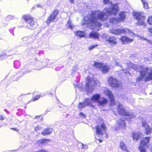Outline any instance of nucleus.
Segmentation results:
<instances>
[{
	"instance_id": "f257e3e1",
	"label": "nucleus",
	"mask_w": 152,
	"mask_h": 152,
	"mask_svg": "<svg viewBox=\"0 0 152 152\" xmlns=\"http://www.w3.org/2000/svg\"><path fill=\"white\" fill-rule=\"evenodd\" d=\"M118 7L116 4H114L112 8H105L103 12L100 11H95L92 12L91 14L85 17L84 22L82 24L86 25L91 29H93L94 26H96L99 27L101 26V23L98 21L104 20L107 19L108 16L113 14L116 15L118 10Z\"/></svg>"
},
{
	"instance_id": "f03ea898",
	"label": "nucleus",
	"mask_w": 152,
	"mask_h": 152,
	"mask_svg": "<svg viewBox=\"0 0 152 152\" xmlns=\"http://www.w3.org/2000/svg\"><path fill=\"white\" fill-rule=\"evenodd\" d=\"M129 66L131 67L136 71L140 72V76H139L136 79L137 82L140 81L144 78L145 81V82L152 80V70L151 68L148 67L144 68L141 66L136 65L131 63L130 64Z\"/></svg>"
},
{
	"instance_id": "7ed1b4c3",
	"label": "nucleus",
	"mask_w": 152,
	"mask_h": 152,
	"mask_svg": "<svg viewBox=\"0 0 152 152\" xmlns=\"http://www.w3.org/2000/svg\"><path fill=\"white\" fill-rule=\"evenodd\" d=\"M101 96L99 94H95L90 98H86V101H88L90 103L91 105L93 107L94 106L91 105L92 102H96L98 106H104L107 102V100L104 98H102V100H99Z\"/></svg>"
},
{
	"instance_id": "20e7f679",
	"label": "nucleus",
	"mask_w": 152,
	"mask_h": 152,
	"mask_svg": "<svg viewBox=\"0 0 152 152\" xmlns=\"http://www.w3.org/2000/svg\"><path fill=\"white\" fill-rule=\"evenodd\" d=\"M96 131L95 132L96 134L95 137L97 140L99 141L100 142H102V140L100 139H98L97 137H102L104 133L106 132V127L104 124H102L100 125L96 126L95 127Z\"/></svg>"
},
{
	"instance_id": "39448f33",
	"label": "nucleus",
	"mask_w": 152,
	"mask_h": 152,
	"mask_svg": "<svg viewBox=\"0 0 152 152\" xmlns=\"http://www.w3.org/2000/svg\"><path fill=\"white\" fill-rule=\"evenodd\" d=\"M117 107V110L120 114L123 116L124 118L127 121L129 120L131 118L135 117V115L133 114H131L129 113L126 111L121 104L119 103Z\"/></svg>"
},
{
	"instance_id": "423d86ee",
	"label": "nucleus",
	"mask_w": 152,
	"mask_h": 152,
	"mask_svg": "<svg viewBox=\"0 0 152 152\" xmlns=\"http://www.w3.org/2000/svg\"><path fill=\"white\" fill-rule=\"evenodd\" d=\"M86 82L85 90L87 92L91 93L94 88L96 82L93 79L88 77Z\"/></svg>"
},
{
	"instance_id": "0eeeda50",
	"label": "nucleus",
	"mask_w": 152,
	"mask_h": 152,
	"mask_svg": "<svg viewBox=\"0 0 152 152\" xmlns=\"http://www.w3.org/2000/svg\"><path fill=\"white\" fill-rule=\"evenodd\" d=\"M23 17L27 23L26 27L30 29H32L35 28L36 22L33 18L29 15H25Z\"/></svg>"
},
{
	"instance_id": "6e6552de",
	"label": "nucleus",
	"mask_w": 152,
	"mask_h": 152,
	"mask_svg": "<svg viewBox=\"0 0 152 152\" xmlns=\"http://www.w3.org/2000/svg\"><path fill=\"white\" fill-rule=\"evenodd\" d=\"M120 18H111L110 20V23L115 24L117 23L120 22L124 20L125 18V13L124 12H122L119 14Z\"/></svg>"
},
{
	"instance_id": "1a4fd4ad",
	"label": "nucleus",
	"mask_w": 152,
	"mask_h": 152,
	"mask_svg": "<svg viewBox=\"0 0 152 152\" xmlns=\"http://www.w3.org/2000/svg\"><path fill=\"white\" fill-rule=\"evenodd\" d=\"M149 138L145 137L140 142L139 150L140 152H146L145 147L147 144L149 142Z\"/></svg>"
},
{
	"instance_id": "9d476101",
	"label": "nucleus",
	"mask_w": 152,
	"mask_h": 152,
	"mask_svg": "<svg viewBox=\"0 0 152 152\" xmlns=\"http://www.w3.org/2000/svg\"><path fill=\"white\" fill-rule=\"evenodd\" d=\"M134 17L138 21V25L139 26L143 25L146 26L145 23L144 21L145 17L142 16L141 14L136 12L134 14Z\"/></svg>"
},
{
	"instance_id": "9b49d317",
	"label": "nucleus",
	"mask_w": 152,
	"mask_h": 152,
	"mask_svg": "<svg viewBox=\"0 0 152 152\" xmlns=\"http://www.w3.org/2000/svg\"><path fill=\"white\" fill-rule=\"evenodd\" d=\"M59 11L57 10H54L48 17L46 21L47 24H49L50 22L54 21L58 14Z\"/></svg>"
},
{
	"instance_id": "f8f14e48",
	"label": "nucleus",
	"mask_w": 152,
	"mask_h": 152,
	"mask_svg": "<svg viewBox=\"0 0 152 152\" xmlns=\"http://www.w3.org/2000/svg\"><path fill=\"white\" fill-rule=\"evenodd\" d=\"M110 33L115 34H124L127 33H130L131 31L128 29L126 28L125 29H113L110 30Z\"/></svg>"
},
{
	"instance_id": "ddd939ff",
	"label": "nucleus",
	"mask_w": 152,
	"mask_h": 152,
	"mask_svg": "<svg viewBox=\"0 0 152 152\" xmlns=\"http://www.w3.org/2000/svg\"><path fill=\"white\" fill-rule=\"evenodd\" d=\"M104 93L105 95L108 96L110 100L111 106L115 104V98L111 91L109 89H107L105 90Z\"/></svg>"
},
{
	"instance_id": "4468645a",
	"label": "nucleus",
	"mask_w": 152,
	"mask_h": 152,
	"mask_svg": "<svg viewBox=\"0 0 152 152\" xmlns=\"http://www.w3.org/2000/svg\"><path fill=\"white\" fill-rule=\"evenodd\" d=\"M108 82L109 83L112 87H117L119 86L117 80L112 77H109Z\"/></svg>"
},
{
	"instance_id": "2eb2a0df",
	"label": "nucleus",
	"mask_w": 152,
	"mask_h": 152,
	"mask_svg": "<svg viewBox=\"0 0 152 152\" xmlns=\"http://www.w3.org/2000/svg\"><path fill=\"white\" fill-rule=\"evenodd\" d=\"M142 126L145 129L146 133L148 134L152 131V129L146 123L145 121L143 120L142 122Z\"/></svg>"
},
{
	"instance_id": "dca6fc26",
	"label": "nucleus",
	"mask_w": 152,
	"mask_h": 152,
	"mask_svg": "<svg viewBox=\"0 0 152 152\" xmlns=\"http://www.w3.org/2000/svg\"><path fill=\"white\" fill-rule=\"evenodd\" d=\"M106 41L108 42L111 45L116 44H117V39L115 37H106L105 39Z\"/></svg>"
},
{
	"instance_id": "f3484780",
	"label": "nucleus",
	"mask_w": 152,
	"mask_h": 152,
	"mask_svg": "<svg viewBox=\"0 0 152 152\" xmlns=\"http://www.w3.org/2000/svg\"><path fill=\"white\" fill-rule=\"evenodd\" d=\"M91 105L90 103L88 101H86V98L83 102H80L79 104L78 108L79 109H81L85 107L86 106Z\"/></svg>"
},
{
	"instance_id": "a211bd4d",
	"label": "nucleus",
	"mask_w": 152,
	"mask_h": 152,
	"mask_svg": "<svg viewBox=\"0 0 152 152\" xmlns=\"http://www.w3.org/2000/svg\"><path fill=\"white\" fill-rule=\"evenodd\" d=\"M53 131L52 129L49 128L44 130L42 133V134L44 136L48 135L51 134Z\"/></svg>"
},
{
	"instance_id": "6ab92c4d",
	"label": "nucleus",
	"mask_w": 152,
	"mask_h": 152,
	"mask_svg": "<svg viewBox=\"0 0 152 152\" xmlns=\"http://www.w3.org/2000/svg\"><path fill=\"white\" fill-rule=\"evenodd\" d=\"M86 33L84 31H77L75 33L76 36L80 37V38L85 37L86 36Z\"/></svg>"
},
{
	"instance_id": "aec40b11",
	"label": "nucleus",
	"mask_w": 152,
	"mask_h": 152,
	"mask_svg": "<svg viewBox=\"0 0 152 152\" xmlns=\"http://www.w3.org/2000/svg\"><path fill=\"white\" fill-rule=\"evenodd\" d=\"M99 35L98 33L96 32H91L89 34V37L90 38L94 39L99 38Z\"/></svg>"
},
{
	"instance_id": "412c9836",
	"label": "nucleus",
	"mask_w": 152,
	"mask_h": 152,
	"mask_svg": "<svg viewBox=\"0 0 152 152\" xmlns=\"http://www.w3.org/2000/svg\"><path fill=\"white\" fill-rule=\"evenodd\" d=\"M110 69L109 66L103 64L100 70L103 73H106Z\"/></svg>"
},
{
	"instance_id": "4be33fe9",
	"label": "nucleus",
	"mask_w": 152,
	"mask_h": 152,
	"mask_svg": "<svg viewBox=\"0 0 152 152\" xmlns=\"http://www.w3.org/2000/svg\"><path fill=\"white\" fill-rule=\"evenodd\" d=\"M121 40L122 42H132L133 41L132 39H129L128 37L125 36H122Z\"/></svg>"
},
{
	"instance_id": "5701e85b",
	"label": "nucleus",
	"mask_w": 152,
	"mask_h": 152,
	"mask_svg": "<svg viewBox=\"0 0 152 152\" xmlns=\"http://www.w3.org/2000/svg\"><path fill=\"white\" fill-rule=\"evenodd\" d=\"M120 146L122 150L126 151L127 152H129L127 149V147L126 145L123 142L121 141L120 142Z\"/></svg>"
},
{
	"instance_id": "b1692460",
	"label": "nucleus",
	"mask_w": 152,
	"mask_h": 152,
	"mask_svg": "<svg viewBox=\"0 0 152 152\" xmlns=\"http://www.w3.org/2000/svg\"><path fill=\"white\" fill-rule=\"evenodd\" d=\"M119 127L124 128L125 127V123L124 121L122 119L118 121Z\"/></svg>"
},
{
	"instance_id": "393cba45",
	"label": "nucleus",
	"mask_w": 152,
	"mask_h": 152,
	"mask_svg": "<svg viewBox=\"0 0 152 152\" xmlns=\"http://www.w3.org/2000/svg\"><path fill=\"white\" fill-rule=\"evenodd\" d=\"M140 134L138 133H134L133 134V137L134 141H136L139 139Z\"/></svg>"
},
{
	"instance_id": "a878e982",
	"label": "nucleus",
	"mask_w": 152,
	"mask_h": 152,
	"mask_svg": "<svg viewBox=\"0 0 152 152\" xmlns=\"http://www.w3.org/2000/svg\"><path fill=\"white\" fill-rule=\"evenodd\" d=\"M50 140L48 139H41L39 140V143L42 144H45L47 143L48 142L50 141Z\"/></svg>"
},
{
	"instance_id": "bb28decb",
	"label": "nucleus",
	"mask_w": 152,
	"mask_h": 152,
	"mask_svg": "<svg viewBox=\"0 0 152 152\" xmlns=\"http://www.w3.org/2000/svg\"><path fill=\"white\" fill-rule=\"evenodd\" d=\"M103 64L102 63H100L99 62H95L94 63V65L95 67L99 68L101 70V68Z\"/></svg>"
},
{
	"instance_id": "cd10ccee",
	"label": "nucleus",
	"mask_w": 152,
	"mask_h": 152,
	"mask_svg": "<svg viewBox=\"0 0 152 152\" xmlns=\"http://www.w3.org/2000/svg\"><path fill=\"white\" fill-rule=\"evenodd\" d=\"M67 26L71 29L72 28L74 27V25L70 20H68L67 24Z\"/></svg>"
},
{
	"instance_id": "c85d7f7f",
	"label": "nucleus",
	"mask_w": 152,
	"mask_h": 152,
	"mask_svg": "<svg viewBox=\"0 0 152 152\" xmlns=\"http://www.w3.org/2000/svg\"><path fill=\"white\" fill-rule=\"evenodd\" d=\"M143 5L145 9L148 8V3L146 0H141Z\"/></svg>"
},
{
	"instance_id": "c756f323",
	"label": "nucleus",
	"mask_w": 152,
	"mask_h": 152,
	"mask_svg": "<svg viewBox=\"0 0 152 152\" xmlns=\"http://www.w3.org/2000/svg\"><path fill=\"white\" fill-rule=\"evenodd\" d=\"M98 46L97 44H95L92 45H90L88 47V49L89 50H91L94 49L95 48Z\"/></svg>"
},
{
	"instance_id": "7c9ffc66",
	"label": "nucleus",
	"mask_w": 152,
	"mask_h": 152,
	"mask_svg": "<svg viewBox=\"0 0 152 152\" xmlns=\"http://www.w3.org/2000/svg\"><path fill=\"white\" fill-rule=\"evenodd\" d=\"M30 38V37H25L22 38V40L23 42L28 41Z\"/></svg>"
},
{
	"instance_id": "2f4dec72",
	"label": "nucleus",
	"mask_w": 152,
	"mask_h": 152,
	"mask_svg": "<svg viewBox=\"0 0 152 152\" xmlns=\"http://www.w3.org/2000/svg\"><path fill=\"white\" fill-rule=\"evenodd\" d=\"M148 23L150 25H152V16H150L148 20Z\"/></svg>"
},
{
	"instance_id": "473e14b6",
	"label": "nucleus",
	"mask_w": 152,
	"mask_h": 152,
	"mask_svg": "<svg viewBox=\"0 0 152 152\" xmlns=\"http://www.w3.org/2000/svg\"><path fill=\"white\" fill-rule=\"evenodd\" d=\"M13 18V17L11 15H8L6 18V19L7 20H9Z\"/></svg>"
},
{
	"instance_id": "72a5a7b5",
	"label": "nucleus",
	"mask_w": 152,
	"mask_h": 152,
	"mask_svg": "<svg viewBox=\"0 0 152 152\" xmlns=\"http://www.w3.org/2000/svg\"><path fill=\"white\" fill-rule=\"evenodd\" d=\"M83 144L81 142H79L78 144V148H80L83 149Z\"/></svg>"
},
{
	"instance_id": "f704fd0d",
	"label": "nucleus",
	"mask_w": 152,
	"mask_h": 152,
	"mask_svg": "<svg viewBox=\"0 0 152 152\" xmlns=\"http://www.w3.org/2000/svg\"><path fill=\"white\" fill-rule=\"evenodd\" d=\"M40 97V96L37 95L33 98V101H36L37 99H38Z\"/></svg>"
},
{
	"instance_id": "c9c22d12",
	"label": "nucleus",
	"mask_w": 152,
	"mask_h": 152,
	"mask_svg": "<svg viewBox=\"0 0 152 152\" xmlns=\"http://www.w3.org/2000/svg\"><path fill=\"white\" fill-rule=\"evenodd\" d=\"M6 55V53L5 52L3 53L2 54H0V59H2L3 58V57L5 56Z\"/></svg>"
},
{
	"instance_id": "e433bc0d",
	"label": "nucleus",
	"mask_w": 152,
	"mask_h": 152,
	"mask_svg": "<svg viewBox=\"0 0 152 152\" xmlns=\"http://www.w3.org/2000/svg\"><path fill=\"white\" fill-rule=\"evenodd\" d=\"M88 148V147L87 145L85 144L83 145V149L84 150H86Z\"/></svg>"
},
{
	"instance_id": "4c0bfd02",
	"label": "nucleus",
	"mask_w": 152,
	"mask_h": 152,
	"mask_svg": "<svg viewBox=\"0 0 152 152\" xmlns=\"http://www.w3.org/2000/svg\"><path fill=\"white\" fill-rule=\"evenodd\" d=\"M103 3L104 4H107L110 2V0H103Z\"/></svg>"
},
{
	"instance_id": "58836bf2",
	"label": "nucleus",
	"mask_w": 152,
	"mask_h": 152,
	"mask_svg": "<svg viewBox=\"0 0 152 152\" xmlns=\"http://www.w3.org/2000/svg\"><path fill=\"white\" fill-rule=\"evenodd\" d=\"M41 129V127H40V126H38L37 127H36L35 128V129L36 131H37L38 129Z\"/></svg>"
},
{
	"instance_id": "ea45409f",
	"label": "nucleus",
	"mask_w": 152,
	"mask_h": 152,
	"mask_svg": "<svg viewBox=\"0 0 152 152\" xmlns=\"http://www.w3.org/2000/svg\"><path fill=\"white\" fill-rule=\"evenodd\" d=\"M80 115L83 118H85L86 117L85 115L82 113H80Z\"/></svg>"
},
{
	"instance_id": "a19ab883",
	"label": "nucleus",
	"mask_w": 152,
	"mask_h": 152,
	"mask_svg": "<svg viewBox=\"0 0 152 152\" xmlns=\"http://www.w3.org/2000/svg\"><path fill=\"white\" fill-rule=\"evenodd\" d=\"M148 31L152 34V28H148Z\"/></svg>"
},
{
	"instance_id": "79ce46f5",
	"label": "nucleus",
	"mask_w": 152,
	"mask_h": 152,
	"mask_svg": "<svg viewBox=\"0 0 152 152\" xmlns=\"http://www.w3.org/2000/svg\"><path fill=\"white\" fill-rule=\"evenodd\" d=\"M77 70V68L75 67H73L72 69V70L74 72L75 71Z\"/></svg>"
},
{
	"instance_id": "37998d69",
	"label": "nucleus",
	"mask_w": 152,
	"mask_h": 152,
	"mask_svg": "<svg viewBox=\"0 0 152 152\" xmlns=\"http://www.w3.org/2000/svg\"><path fill=\"white\" fill-rule=\"evenodd\" d=\"M143 39L145 40H146L147 42H151V41L150 40L146 39V38H143Z\"/></svg>"
},
{
	"instance_id": "c03bdc74",
	"label": "nucleus",
	"mask_w": 152,
	"mask_h": 152,
	"mask_svg": "<svg viewBox=\"0 0 152 152\" xmlns=\"http://www.w3.org/2000/svg\"><path fill=\"white\" fill-rule=\"evenodd\" d=\"M4 119V118L3 116L1 115H0V120H3Z\"/></svg>"
},
{
	"instance_id": "a18cd8bd",
	"label": "nucleus",
	"mask_w": 152,
	"mask_h": 152,
	"mask_svg": "<svg viewBox=\"0 0 152 152\" xmlns=\"http://www.w3.org/2000/svg\"><path fill=\"white\" fill-rule=\"evenodd\" d=\"M115 65L117 66H121V65H120L119 64V63L117 62H116V63H115Z\"/></svg>"
},
{
	"instance_id": "49530a36",
	"label": "nucleus",
	"mask_w": 152,
	"mask_h": 152,
	"mask_svg": "<svg viewBox=\"0 0 152 152\" xmlns=\"http://www.w3.org/2000/svg\"><path fill=\"white\" fill-rule=\"evenodd\" d=\"M50 109L47 110L45 112V113H47L48 112H50Z\"/></svg>"
},
{
	"instance_id": "de8ad7c7",
	"label": "nucleus",
	"mask_w": 152,
	"mask_h": 152,
	"mask_svg": "<svg viewBox=\"0 0 152 152\" xmlns=\"http://www.w3.org/2000/svg\"><path fill=\"white\" fill-rule=\"evenodd\" d=\"M69 1L71 3L73 4L74 3V1L73 0H69Z\"/></svg>"
},
{
	"instance_id": "09e8293b",
	"label": "nucleus",
	"mask_w": 152,
	"mask_h": 152,
	"mask_svg": "<svg viewBox=\"0 0 152 152\" xmlns=\"http://www.w3.org/2000/svg\"><path fill=\"white\" fill-rule=\"evenodd\" d=\"M40 116H35V118L37 119L38 118H39V117H40Z\"/></svg>"
},
{
	"instance_id": "8fccbe9b",
	"label": "nucleus",
	"mask_w": 152,
	"mask_h": 152,
	"mask_svg": "<svg viewBox=\"0 0 152 152\" xmlns=\"http://www.w3.org/2000/svg\"><path fill=\"white\" fill-rule=\"evenodd\" d=\"M124 72L126 74H127V73L129 74V72H128L127 71H126V72Z\"/></svg>"
},
{
	"instance_id": "3c124183",
	"label": "nucleus",
	"mask_w": 152,
	"mask_h": 152,
	"mask_svg": "<svg viewBox=\"0 0 152 152\" xmlns=\"http://www.w3.org/2000/svg\"><path fill=\"white\" fill-rule=\"evenodd\" d=\"M12 129L13 130H14L16 131L17 130V129L16 128H12Z\"/></svg>"
},
{
	"instance_id": "603ef678",
	"label": "nucleus",
	"mask_w": 152,
	"mask_h": 152,
	"mask_svg": "<svg viewBox=\"0 0 152 152\" xmlns=\"http://www.w3.org/2000/svg\"><path fill=\"white\" fill-rule=\"evenodd\" d=\"M151 43L152 44V42H151Z\"/></svg>"
},
{
	"instance_id": "864d4df0",
	"label": "nucleus",
	"mask_w": 152,
	"mask_h": 152,
	"mask_svg": "<svg viewBox=\"0 0 152 152\" xmlns=\"http://www.w3.org/2000/svg\"><path fill=\"white\" fill-rule=\"evenodd\" d=\"M151 54H152V53H151Z\"/></svg>"
}]
</instances>
